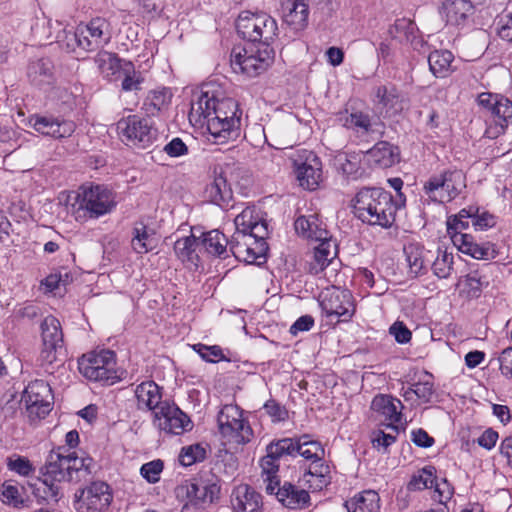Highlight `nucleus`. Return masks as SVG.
Segmentation results:
<instances>
[{"instance_id":"f257e3e1","label":"nucleus","mask_w":512,"mask_h":512,"mask_svg":"<svg viewBox=\"0 0 512 512\" xmlns=\"http://www.w3.org/2000/svg\"><path fill=\"white\" fill-rule=\"evenodd\" d=\"M222 93L211 85H205L191 101L190 120L206 124L209 133L216 139H230L239 135L242 110L231 97H220Z\"/></svg>"},{"instance_id":"f03ea898","label":"nucleus","mask_w":512,"mask_h":512,"mask_svg":"<svg viewBox=\"0 0 512 512\" xmlns=\"http://www.w3.org/2000/svg\"><path fill=\"white\" fill-rule=\"evenodd\" d=\"M400 208L393 195L382 188H362L353 199V212L365 224L391 228Z\"/></svg>"},{"instance_id":"7ed1b4c3","label":"nucleus","mask_w":512,"mask_h":512,"mask_svg":"<svg viewBox=\"0 0 512 512\" xmlns=\"http://www.w3.org/2000/svg\"><path fill=\"white\" fill-rule=\"evenodd\" d=\"M62 34L58 33L55 40L61 42L66 39L68 48L73 49L76 44L85 51H94L110 42L111 25L104 17H94L86 24L80 23L75 31L63 29Z\"/></svg>"},{"instance_id":"20e7f679","label":"nucleus","mask_w":512,"mask_h":512,"mask_svg":"<svg viewBox=\"0 0 512 512\" xmlns=\"http://www.w3.org/2000/svg\"><path fill=\"white\" fill-rule=\"evenodd\" d=\"M236 30L241 38L251 44L271 45L277 36L278 26L267 13L243 12L236 21Z\"/></svg>"},{"instance_id":"39448f33","label":"nucleus","mask_w":512,"mask_h":512,"mask_svg":"<svg viewBox=\"0 0 512 512\" xmlns=\"http://www.w3.org/2000/svg\"><path fill=\"white\" fill-rule=\"evenodd\" d=\"M79 372L88 380L112 385L120 377L116 369L115 352L103 349L84 354L78 360Z\"/></svg>"},{"instance_id":"423d86ee","label":"nucleus","mask_w":512,"mask_h":512,"mask_svg":"<svg viewBox=\"0 0 512 512\" xmlns=\"http://www.w3.org/2000/svg\"><path fill=\"white\" fill-rule=\"evenodd\" d=\"M274 60L271 45L250 44L231 52V66L249 77H255L268 69Z\"/></svg>"},{"instance_id":"0eeeda50","label":"nucleus","mask_w":512,"mask_h":512,"mask_svg":"<svg viewBox=\"0 0 512 512\" xmlns=\"http://www.w3.org/2000/svg\"><path fill=\"white\" fill-rule=\"evenodd\" d=\"M217 424L219 433L228 442L247 444L253 438V430L237 405H224L217 415Z\"/></svg>"},{"instance_id":"6e6552de","label":"nucleus","mask_w":512,"mask_h":512,"mask_svg":"<svg viewBox=\"0 0 512 512\" xmlns=\"http://www.w3.org/2000/svg\"><path fill=\"white\" fill-rule=\"evenodd\" d=\"M466 187L465 175L461 170H445L431 176L423 186L428 197L438 203L455 199Z\"/></svg>"},{"instance_id":"1a4fd4ad","label":"nucleus","mask_w":512,"mask_h":512,"mask_svg":"<svg viewBox=\"0 0 512 512\" xmlns=\"http://www.w3.org/2000/svg\"><path fill=\"white\" fill-rule=\"evenodd\" d=\"M53 401L51 387L44 380L30 382L21 398L31 422L45 418L52 410Z\"/></svg>"},{"instance_id":"9d476101","label":"nucleus","mask_w":512,"mask_h":512,"mask_svg":"<svg viewBox=\"0 0 512 512\" xmlns=\"http://www.w3.org/2000/svg\"><path fill=\"white\" fill-rule=\"evenodd\" d=\"M120 137L134 146L146 148L157 138V129L150 119L139 115H129L117 122Z\"/></svg>"},{"instance_id":"9b49d317","label":"nucleus","mask_w":512,"mask_h":512,"mask_svg":"<svg viewBox=\"0 0 512 512\" xmlns=\"http://www.w3.org/2000/svg\"><path fill=\"white\" fill-rule=\"evenodd\" d=\"M152 424L160 432L174 435H181L193 427L190 417L168 400L152 414Z\"/></svg>"},{"instance_id":"f8f14e48","label":"nucleus","mask_w":512,"mask_h":512,"mask_svg":"<svg viewBox=\"0 0 512 512\" xmlns=\"http://www.w3.org/2000/svg\"><path fill=\"white\" fill-rule=\"evenodd\" d=\"M79 206L90 218H99L115 208V195L103 185H91L83 189Z\"/></svg>"},{"instance_id":"ddd939ff","label":"nucleus","mask_w":512,"mask_h":512,"mask_svg":"<svg viewBox=\"0 0 512 512\" xmlns=\"http://www.w3.org/2000/svg\"><path fill=\"white\" fill-rule=\"evenodd\" d=\"M177 497H186L183 509H205L218 498L220 486L216 483L186 482L175 489Z\"/></svg>"},{"instance_id":"4468645a","label":"nucleus","mask_w":512,"mask_h":512,"mask_svg":"<svg viewBox=\"0 0 512 512\" xmlns=\"http://www.w3.org/2000/svg\"><path fill=\"white\" fill-rule=\"evenodd\" d=\"M320 306L328 318L348 322L355 313L352 294L349 290L333 288L321 295Z\"/></svg>"},{"instance_id":"2eb2a0df","label":"nucleus","mask_w":512,"mask_h":512,"mask_svg":"<svg viewBox=\"0 0 512 512\" xmlns=\"http://www.w3.org/2000/svg\"><path fill=\"white\" fill-rule=\"evenodd\" d=\"M296 178L299 185L309 191L315 190L322 179V162L309 150H303L294 160Z\"/></svg>"},{"instance_id":"dca6fc26","label":"nucleus","mask_w":512,"mask_h":512,"mask_svg":"<svg viewBox=\"0 0 512 512\" xmlns=\"http://www.w3.org/2000/svg\"><path fill=\"white\" fill-rule=\"evenodd\" d=\"M28 125L38 133L54 139L68 138L76 129V124L72 120L52 114H34L29 117Z\"/></svg>"},{"instance_id":"f3484780","label":"nucleus","mask_w":512,"mask_h":512,"mask_svg":"<svg viewBox=\"0 0 512 512\" xmlns=\"http://www.w3.org/2000/svg\"><path fill=\"white\" fill-rule=\"evenodd\" d=\"M112 499L108 484L101 481L93 482L89 487L75 494V509L86 508L88 511L102 512L110 505Z\"/></svg>"},{"instance_id":"a211bd4d","label":"nucleus","mask_w":512,"mask_h":512,"mask_svg":"<svg viewBox=\"0 0 512 512\" xmlns=\"http://www.w3.org/2000/svg\"><path fill=\"white\" fill-rule=\"evenodd\" d=\"M267 245L265 241H254L247 234L234 233L230 239L231 254L248 264L265 259Z\"/></svg>"},{"instance_id":"6ab92c4d","label":"nucleus","mask_w":512,"mask_h":512,"mask_svg":"<svg viewBox=\"0 0 512 512\" xmlns=\"http://www.w3.org/2000/svg\"><path fill=\"white\" fill-rule=\"evenodd\" d=\"M41 330L43 341L41 359L45 363L52 364L57 360L58 349L63 348V332L60 322L54 316H47L41 324Z\"/></svg>"},{"instance_id":"aec40b11","label":"nucleus","mask_w":512,"mask_h":512,"mask_svg":"<svg viewBox=\"0 0 512 512\" xmlns=\"http://www.w3.org/2000/svg\"><path fill=\"white\" fill-rule=\"evenodd\" d=\"M453 244L464 254L478 260H493L498 256L495 244L485 242L478 244L470 234H458L452 237Z\"/></svg>"},{"instance_id":"412c9836","label":"nucleus","mask_w":512,"mask_h":512,"mask_svg":"<svg viewBox=\"0 0 512 512\" xmlns=\"http://www.w3.org/2000/svg\"><path fill=\"white\" fill-rule=\"evenodd\" d=\"M371 409L383 416L386 421L388 428H391L398 433V427L396 424L400 423L402 418L401 410L403 409V404L401 401L391 395H376L371 403Z\"/></svg>"},{"instance_id":"4be33fe9","label":"nucleus","mask_w":512,"mask_h":512,"mask_svg":"<svg viewBox=\"0 0 512 512\" xmlns=\"http://www.w3.org/2000/svg\"><path fill=\"white\" fill-rule=\"evenodd\" d=\"M162 390L163 388L152 380L138 384L134 390L137 408L150 411L152 415L165 401L162 399Z\"/></svg>"},{"instance_id":"5701e85b","label":"nucleus","mask_w":512,"mask_h":512,"mask_svg":"<svg viewBox=\"0 0 512 512\" xmlns=\"http://www.w3.org/2000/svg\"><path fill=\"white\" fill-rule=\"evenodd\" d=\"M366 157L371 166L386 169L400 161V151L387 141H379L366 152Z\"/></svg>"},{"instance_id":"b1692460","label":"nucleus","mask_w":512,"mask_h":512,"mask_svg":"<svg viewBox=\"0 0 512 512\" xmlns=\"http://www.w3.org/2000/svg\"><path fill=\"white\" fill-rule=\"evenodd\" d=\"M307 0H285L282 3L283 21L294 31H302L308 24Z\"/></svg>"},{"instance_id":"393cba45","label":"nucleus","mask_w":512,"mask_h":512,"mask_svg":"<svg viewBox=\"0 0 512 512\" xmlns=\"http://www.w3.org/2000/svg\"><path fill=\"white\" fill-rule=\"evenodd\" d=\"M273 495L284 507L293 510L305 509L310 501V495L306 490L290 482H284L282 486L278 484Z\"/></svg>"},{"instance_id":"a878e982","label":"nucleus","mask_w":512,"mask_h":512,"mask_svg":"<svg viewBox=\"0 0 512 512\" xmlns=\"http://www.w3.org/2000/svg\"><path fill=\"white\" fill-rule=\"evenodd\" d=\"M208 201L220 207H227L232 200V190L227 179L224 177L222 169L220 172L215 168L213 171V180L206 185L204 191Z\"/></svg>"},{"instance_id":"bb28decb","label":"nucleus","mask_w":512,"mask_h":512,"mask_svg":"<svg viewBox=\"0 0 512 512\" xmlns=\"http://www.w3.org/2000/svg\"><path fill=\"white\" fill-rule=\"evenodd\" d=\"M61 450L59 447L57 451H51L43 468V477L55 483L71 481L68 468L70 460Z\"/></svg>"},{"instance_id":"cd10ccee","label":"nucleus","mask_w":512,"mask_h":512,"mask_svg":"<svg viewBox=\"0 0 512 512\" xmlns=\"http://www.w3.org/2000/svg\"><path fill=\"white\" fill-rule=\"evenodd\" d=\"M201 250L210 256L226 259L230 256V239L218 229L204 232L199 237Z\"/></svg>"},{"instance_id":"c85d7f7f","label":"nucleus","mask_w":512,"mask_h":512,"mask_svg":"<svg viewBox=\"0 0 512 512\" xmlns=\"http://www.w3.org/2000/svg\"><path fill=\"white\" fill-rule=\"evenodd\" d=\"M201 246L199 238L194 234L181 237L174 243V252L177 258L189 268L197 269L200 265Z\"/></svg>"},{"instance_id":"c756f323","label":"nucleus","mask_w":512,"mask_h":512,"mask_svg":"<svg viewBox=\"0 0 512 512\" xmlns=\"http://www.w3.org/2000/svg\"><path fill=\"white\" fill-rule=\"evenodd\" d=\"M319 244L314 247L313 257L307 263L306 270L312 275L322 272L337 255V246L328 235L327 240H318Z\"/></svg>"},{"instance_id":"7c9ffc66","label":"nucleus","mask_w":512,"mask_h":512,"mask_svg":"<svg viewBox=\"0 0 512 512\" xmlns=\"http://www.w3.org/2000/svg\"><path fill=\"white\" fill-rule=\"evenodd\" d=\"M295 231L302 237L314 240H327L329 232L317 215L300 216L294 223Z\"/></svg>"},{"instance_id":"2f4dec72","label":"nucleus","mask_w":512,"mask_h":512,"mask_svg":"<svg viewBox=\"0 0 512 512\" xmlns=\"http://www.w3.org/2000/svg\"><path fill=\"white\" fill-rule=\"evenodd\" d=\"M127 61L128 60L119 58L116 53L105 50L99 51L94 58V63L100 74L103 78L110 81L117 78L124 67V63Z\"/></svg>"},{"instance_id":"473e14b6","label":"nucleus","mask_w":512,"mask_h":512,"mask_svg":"<svg viewBox=\"0 0 512 512\" xmlns=\"http://www.w3.org/2000/svg\"><path fill=\"white\" fill-rule=\"evenodd\" d=\"M475 5L471 0H446L443 3V11L447 23L455 26L462 25L473 13Z\"/></svg>"},{"instance_id":"72a5a7b5","label":"nucleus","mask_w":512,"mask_h":512,"mask_svg":"<svg viewBox=\"0 0 512 512\" xmlns=\"http://www.w3.org/2000/svg\"><path fill=\"white\" fill-rule=\"evenodd\" d=\"M234 510L242 512H258L262 507V496L249 486L237 488L233 493Z\"/></svg>"},{"instance_id":"f704fd0d","label":"nucleus","mask_w":512,"mask_h":512,"mask_svg":"<svg viewBox=\"0 0 512 512\" xmlns=\"http://www.w3.org/2000/svg\"><path fill=\"white\" fill-rule=\"evenodd\" d=\"M404 253L410 273L418 276L427 272V266L432 257L430 251L419 244H409L404 247Z\"/></svg>"},{"instance_id":"c9c22d12","label":"nucleus","mask_w":512,"mask_h":512,"mask_svg":"<svg viewBox=\"0 0 512 512\" xmlns=\"http://www.w3.org/2000/svg\"><path fill=\"white\" fill-rule=\"evenodd\" d=\"M490 264L484 265L482 269L474 270L468 273L460 282L461 292L469 299H477L482 291L489 285V280L484 274V270L489 268Z\"/></svg>"},{"instance_id":"e433bc0d","label":"nucleus","mask_w":512,"mask_h":512,"mask_svg":"<svg viewBox=\"0 0 512 512\" xmlns=\"http://www.w3.org/2000/svg\"><path fill=\"white\" fill-rule=\"evenodd\" d=\"M132 249L138 254H146L157 246L155 231L144 223H137L133 228Z\"/></svg>"},{"instance_id":"4c0bfd02","label":"nucleus","mask_w":512,"mask_h":512,"mask_svg":"<svg viewBox=\"0 0 512 512\" xmlns=\"http://www.w3.org/2000/svg\"><path fill=\"white\" fill-rule=\"evenodd\" d=\"M259 465L261 467V476L265 483V491L267 494L272 495L276 487H278V484H280L278 476L280 467L279 460L271 453L266 452V455L260 459Z\"/></svg>"},{"instance_id":"58836bf2","label":"nucleus","mask_w":512,"mask_h":512,"mask_svg":"<svg viewBox=\"0 0 512 512\" xmlns=\"http://www.w3.org/2000/svg\"><path fill=\"white\" fill-rule=\"evenodd\" d=\"M344 505L348 512H378L380 497L377 492L366 490L346 501Z\"/></svg>"},{"instance_id":"ea45409f","label":"nucleus","mask_w":512,"mask_h":512,"mask_svg":"<svg viewBox=\"0 0 512 512\" xmlns=\"http://www.w3.org/2000/svg\"><path fill=\"white\" fill-rule=\"evenodd\" d=\"M31 488L39 504L45 502L48 505H52L57 503L62 497L59 485L44 477L37 479L36 482L31 485Z\"/></svg>"},{"instance_id":"a19ab883","label":"nucleus","mask_w":512,"mask_h":512,"mask_svg":"<svg viewBox=\"0 0 512 512\" xmlns=\"http://www.w3.org/2000/svg\"><path fill=\"white\" fill-rule=\"evenodd\" d=\"M454 55L449 50H434L428 56L429 69L435 77L444 78L452 70Z\"/></svg>"},{"instance_id":"79ce46f5","label":"nucleus","mask_w":512,"mask_h":512,"mask_svg":"<svg viewBox=\"0 0 512 512\" xmlns=\"http://www.w3.org/2000/svg\"><path fill=\"white\" fill-rule=\"evenodd\" d=\"M171 99L172 93L168 88L150 91L143 102L142 109L147 115L155 116L169 106Z\"/></svg>"},{"instance_id":"37998d69","label":"nucleus","mask_w":512,"mask_h":512,"mask_svg":"<svg viewBox=\"0 0 512 512\" xmlns=\"http://www.w3.org/2000/svg\"><path fill=\"white\" fill-rule=\"evenodd\" d=\"M360 163V156L356 153L340 152L333 160V165L339 173L353 179L361 175Z\"/></svg>"},{"instance_id":"c03bdc74","label":"nucleus","mask_w":512,"mask_h":512,"mask_svg":"<svg viewBox=\"0 0 512 512\" xmlns=\"http://www.w3.org/2000/svg\"><path fill=\"white\" fill-rule=\"evenodd\" d=\"M435 388L432 374L425 372L422 377L418 379L411 387H409L403 394L406 401L415 395L421 402L429 403L434 395Z\"/></svg>"},{"instance_id":"a18cd8bd","label":"nucleus","mask_w":512,"mask_h":512,"mask_svg":"<svg viewBox=\"0 0 512 512\" xmlns=\"http://www.w3.org/2000/svg\"><path fill=\"white\" fill-rule=\"evenodd\" d=\"M304 480L313 490H322L331 482L329 465L323 461L311 465L304 474Z\"/></svg>"},{"instance_id":"49530a36","label":"nucleus","mask_w":512,"mask_h":512,"mask_svg":"<svg viewBox=\"0 0 512 512\" xmlns=\"http://www.w3.org/2000/svg\"><path fill=\"white\" fill-rule=\"evenodd\" d=\"M297 446L300 447L297 449V455H300L313 463L322 462L325 450L322 444L317 440H313L310 435L304 434L297 437Z\"/></svg>"},{"instance_id":"de8ad7c7","label":"nucleus","mask_w":512,"mask_h":512,"mask_svg":"<svg viewBox=\"0 0 512 512\" xmlns=\"http://www.w3.org/2000/svg\"><path fill=\"white\" fill-rule=\"evenodd\" d=\"M67 458L70 460L68 468L71 481L79 482L86 480L87 477L92 474L95 463L91 457H78L73 452L69 453Z\"/></svg>"},{"instance_id":"09e8293b","label":"nucleus","mask_w":512,"mask_h":512,"mask_svg":"<svg viewBox=\"0 0 512 512\" xmlns=\"http://www.w3.org/2000/svg\"><path fill=\"white\" fill-rule=\"evenodd\" d=\"M53 64L47 58L32 61L27 69V76L35 85L49 83L52 77Z\"/></svg>"},{"instance_id":"8fccbe9b","label":"nucleus","mask_w":512,"mask_h":512,"mask_svg":"<svg viewBox=\"0 0 512 512\" xmlns=\"http://www.w3.org/2000/svg\"><path fill=\"white\" fill-rule=\"evenodd\" d=\"M474 212H478V208L470 206L447 218V232L451 238L458 234H464L463 231L468 229L470 222L472 223Z\"/></svg>"},{"instance_id":"3c124183","label":"nucleus","mask_w":512,"mask_h":512,"mask_svg":"<svg viewBox=\"0 0 512 512\" xmlns=\"http://www.w3.org/2000/svg\"><path fill=\"white\" fill-rule=\"evenodd\" d=\"M117 77H122L121 90L124 92H136L141 89L144 82L142 73L136 70L131 61L124 63V67Z\"/></svg>"},{"instance_id":"603ef678","label":"nucleus","mask_w":512,"mask_h":512,"mask_svg":"<svg viewBox=\"0 0 512 512\" xmlns=\"http://www.w3.org/2000/svg\"><path fill=\"white\" fill-rule=\"evenodd\" d=\"M496 126L499 127L497 133H503L512 123V101L506 97L499 98L494 102V108L491 112Z\"/></svg>"},{"instance_id":"864d4df0","label":"nucleus","mask_w":512,"mask_h":512,"mask_svg":"<svg viewBox=\"0 0 512 512\" xmlns=\"http://www.w3.org/2000/svg\"><path fill=\"white\" fill-rule=\"evenodd\" d=\"M297 438H282L271 441L266 446V452L271 453L276 459L280 461L285 456L295 457L297 455Z\"/></svg>"},{"instance_id":"5fc2aeb1","label":"nucleus","mask_w":512,"mask_h":512,"mask_svg":"<svg viewBox=\"0 0 512 512\" xmlns=\"http://www.w3.org/2000/svg\"><path fill=\"white\" fill-rule=\"evenodd\" d=\"M436 468L428 465L414 474L408 483V490L418 491L427 488H433L435 482Z\"/></svg>"},{"instance_id":"6e6d98bb","label":"nucleus","mask_w":512,"mask_h":512,"mask_svg":"<svg viewBox=\"0 0 512 512\" xmlns=\"http://www.w3.org/2000/svg\"><path fill=\"white\" fill-rule=\"evenodd\" d=\"M453 259L454 256L452 253L438 249L437 257L431 266L434 275L440 279L448 278L453 270Z\"/></svg>"},{"instance_id":"4d7b16f0","label":"nucleus","mask_w":512,"mask_h":512,"mask_svg":"<svg viewBox=\"0 0 512 512\" xmlns=\"http://www.w3.org/2000/svg\"><path fill=\"white\" fill-rule=\"evenodd\" d=\"M206 458V450L200 444L183 447L179 454V462L182 466L188 467Z\"/></svg>"},{"instance_id":"13d9d810","label":"nucleus","mask_w":512,"mask_h":512,"mask_svg":"<svg viewBox=\"0 0 512 512\" xmlns=\"http://www.w3.org/2000/svg\"><path fill=\"white\" fill-rule=\"evenodd\" d=\"M376 101L386 108H393L399 99L398 89L395 85H380L375 89Z\"/></svg>"},{"instance_id":"bf43d9fd","label":"nucleus","mask_w":512,"mask_h":512,"mask_svg":"<svg viewBox=\"0 0 512 512\" xmlns=\"http://www.w3.org/2000/svg\"><path fill=\"white\" fill-rule=\"evenodd\" d=\"M254 213V208L246 207L240 214L235 217V233L248 234L249 231L253 229L254 223L259 219L258 216L254 215Z\"/></svg>"},{"instance_id":"052dcab7","label":"nucleus","mask_w":512,"mask_h":512,"mask_svg":"<svg viewBox=\"0 0 512 512\" xmlns=\"http://www.w3.org/2000/svg\"><path fill=\"white\" fill-rule=\"evenodd\" d=\"M163 468L164 462L161 459H155L143 464L140 468V474L147 482L155 484L160 480Z\"/></svg>"},{"instance_id":"680f3d73","label":"nucleus","mask_w":512,"mask_h":512,"mask_svg":"<svg viewBox=\"0 0 512 512\" xmlns=\"http://www.w3.org/2000/svg\"><path fill=\"white\" fill-rule=\"evenodd\" d=\"M414 23L406 18L397 19L388 29V35L392 39L405 37L407 40L409 36L414 33Z\"/></svg>"},{"instance_id":"e2e57ef3","label":"nucleus","mask_w":512,"mask_h":512,"mask_svg":"<svg viewBox=\"0 0 512 512\" xmlns=\"http://www.w3.org/2000/svg\"><path fill=\"white\" fill-rule=\"evenodd\" d=\"M193 348L207 362L217 363L225 359L222 349L217 345L207 346L199 343L194 345Z\"/></svg>"},{"instance_id":"0e129e2a","label":"nucleus","mask_w":512,"mask_h":512,"mask_svg":"<svg viewBox=\"0 0 512 512\" xmlns=\"http://www.w3.org/2000/svg\"><path fill=\"white\" fill-rule=\"evenodd\" d=\"M1 500L13 508H20V505L23 504V498L18 487L8 483L2 485Z\"/></svg>"},{"instance_id":"69168bd1","label":"nucleus","mask_w":512,"mask_h":512,"mask_svg":"<svg viewBox=\"0 0 512 512\" xmlns=\"http://www.w3.org/2000/svg\"><path fill=\"white\" fill-rule=\"evenodd\" d=\"M7 466L9 470L22 476H28L35 470L30 460L23 456L9 457Z\"/></svg>"},{"instance_id":"338daca9","label":"nucleus","mask_w":512,"mask_h":512,"mask_svg":"<svg viewBox=\"0 0 512 512\" xmlns=\"http://www.w3.org/2000/svg\"><path fill=\"white\" fill-rule=\"evenodd\" d=\"M434 494L433 499L438 501L440 504L446 505L453 495V488L446 479H442L440 482L435 476L434 482Z\"/></svg>"},{"instance_id":"774afa93","label":"nucleus","mask_w":512,"mask_h":512,"mask_svg":"<svg viewBox=\"0 0 512 512\" xmlns=\"http://www.w3.org/2000/svg\"><path fill=\"white\" fill-rule=\"evenodd\" d=\"M263 408L266 413L272 418L273 422H283L288 419L287 409L277 402L275 399L267 400Z\"/></svg>"}]
</instances>
